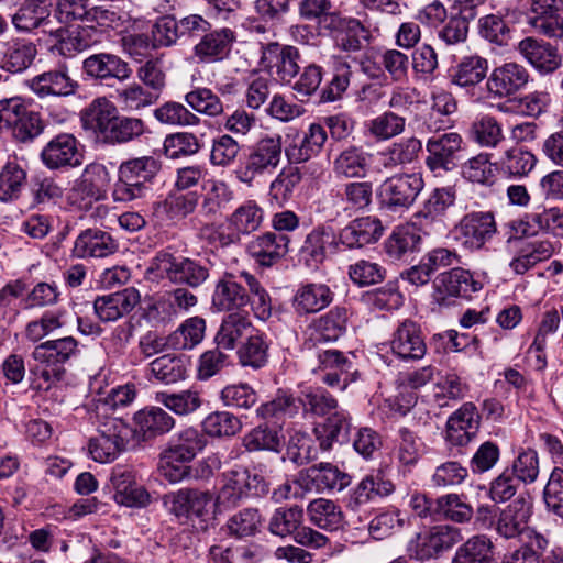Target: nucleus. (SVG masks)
Masks as SVG:
<instances>
[{
    "label": "nucleus",
    "mask_w": 563,
    "mask_h": 563,
    "mask_svg": "<svg viewBox=\"0 0 563 563\" xmlns=\"http://www.w3.org/2000/svg\"><path fill=\"white\" fill-rule=\"evenodd\" d=\"M299 406L305 412L324 417L314 423L313 434L323 451H329L335 443L342 444L349 440L351 430L350 413L339 408L338 400L322 387H309L302 391Z\"/></svg>",
    "instance_id": "1"
},
{
    "label": "nucleus",
    "mask_w": 563,
    "mask_h": 563,
    "mask_svg": "<svg viewBox=\"0 0 563 563\" xmlns=\"http://www.w3.org/2000/svg\"><path fill=\"white\" fill-rule=\"evenodd\" d=\"M78 353V342L73 336L49 340L38 344L32 356L36 362L32 368L38 388L48 389L65 375L64 364Z\"/></svg>",
    "instance_id": "2"
},
{
    "label": "nucleus",
    "mask_w": 563,
    "mask_h": 563,
    "mask_svg": "<svg viewBox=\"0 0 563 563\" xmlns=\"http://www.w3.org/2000/svg\"><path fill=\"white\" fill-rule=\"evenodd\" d=\"M161 169L153 156H142L121 163L111 191L114 202L128 203L146 196L150 183Z\"/></svg>",
    "instance_id": "3"
},
{
    "label": "nucleus",
    "mask_w": 563,
    "mask_h": 563,
    "mask_svg": "<svg viewBox=\"0 0 563 563\" xmlns=\"http://www.w3.org/2000/svg\"><path fill=\"white\" fill-rule=\"evenodd\" d=\"M146 276L151 280L168 279L173 284L197 288L208 279L209 269L192 258L159 251L151 260Z\"/></svg>",
    "instance_id": "4"
},
{
    "label": "nucleus",
    "mask_w": 563,
    "mask_h": 563,
    "mask_svg": "<svg viewBox=\"0 0 563 563\" xmlns=\"http://www.w3.org/2000/svg\"><path fill=\"white\" fill-rule=\"evenodd\" d=\"M283 140L279 134H266L251 147L244 163L235 170V177L246 186H253L256 178L273 174L280 164Z\"/></svg>",
    "instance_id": "5"
},
{
    "label": "nucleus",
    "mask_w": 563,
    "mask_h": 563,
    "mask_svg": "<svg viewBox=\"0 0 563 563\" xmlns=\"http://www.w3.org/2000/svg\"><path fill=\"white\" fill-rule=\"evenodd\" d=\"M267 492L268 486L263 476L245 467H235L223 473L216 504L219 507L232 508L244 498L261 496Z\"/></svg>",
    "instance_id": "6"
},
{
    "label": "nucleus",
    "mask_w": 563,
    "mask_h": 563,
    "mask_svg": "<svg viewBox=\"0 0 563 563\" xmlns=\"http://www.w3.org/2000/svg\"><path fill=\"white\" fill-rule=\"evenodd\" d=\"M9 131L19 142L40 135L43 124L36 112L29 111L21 97L0 100V131Z\"/></svg>",
    "instance_id": "7"
},
{
    "label": "nucleus",
    "mask_w": 563,
    "mask_h": 563,
    "mask_svg": "<svg viewBox=\"0 0 563 563\" xmlns=\"http://www.w3.org/2000/svg\"><path fill=\"white\" fill-rule=\"evenodd\" d=\"M130 435L131 429L122 419L109 418L89 439L88 453L98 463H110L125 450Z\"/></svg>",
    "instance_id": "8"
},
{
    "label": "nucleus",
    "mask_w": 563,
    "mask_h": 563,
    "mask_svg": "<svg viewBox=\"0 0 563 563\" xmlns=\"http://www.w3.org/2000/svg\"><path fill=\"white\" fill-rule=\"evenodd\" d=\"M422 176L417 173L387 178L378 189L382 207L393 212L407 210L423 189Z\"/></svg>",
    "instance_id": "9"
},
{
    "label": "nucleus",
    "mask_w": 563,
    "mask_h": 563,
    "mask_svg": "<svg viewBox=\"0 0 563 563\" xmlns=\"http://www.w3.org/2000/svg\"><path fill=\"white\" fill-rule=\"evenodd\" d=\"M109 180V172L104 165L98 163L87 165L67 194V202L79 210L90 208L95 201L106 197Z\"/></svg>",
    "instance_id": "10"
},
{
    "label": "nucleus",
    "mask_w": 563,
    "mask_h": 563,
    "mask_svg": "<svg viewBox=\"0 0 563 563\" xmlns=\"http://www.w3.org/2000/svg\"><path fill=\"white\" fill-rule=\"evenodd\" d=\"M334 49L353 54L363 48L368 40V30L356 18L331 14V21L327 25Z\"/></svg>",
    "instance_id": "11"
},
{
    "label": "nucleus",
    "mask_w": 563,
    "mask_h": 563,
    "mask_svg": "<svg viewBox=\"0 0 563 563\" xmlns=\"http://www.w3.org/2000/svg\"><path fill=\"white\" fill-rule=\"evenodd\" d=\"M320 373V379L329 387H339L345 390L355 380V373L352 372L353 361L339 350H319L316 353Z\"/></svg>",
    "instance_id": "12"
},
{
    "label": "nucleus",
    "mask_w": 563,
    "mask_h": 563,
    "mask_svg": "<svg viewBox=\"0 0 563 563\" xmlns=\"http://www.w3.org/2000/svg\"><path fill=\"white\" fill-rule=\"evenodd\" d=\"M350 484V476L331 463H320L300 471L296 485L305 490H342Z\"/></svg>",
    "instance_id": "13"
},
{
    "label": "nucleus",
    "mask_w": 563,
    "mask_h": 563,
    "mask_svg": "<svg viewBox=\"0 0 563 563\" xmlns=\"http://www.w3.org/2000/svg\"><path fill=\"white\" fill-rule=\"evenodd\" d=\"M26 86L38 98L69 97L79 88L78 81L70 77L66 64L34 76L26 81Z\"/></svg>",
    "instance_id": "14"
},
{
    "label": "nucleus",
    "mask_w": 563,
    "mask_h": 563,
    "mask_svg": "<svg viewBox=\"0 0 563 563\" xmlns=\"http://www.w3.org/2000/svg\"><path fill=\"white\" fill-rule=\"evenodd\" d=\"M113 493L117 504L126 507H144L150 503V494L135 481L133 471L123 465L112 468L107 486Z\"/></svg>",
    "instance_id": "15"
},
{
    "label": "nucleus",
    "mask_w": 563,
    "mask_h": 563,
    "mask_svg": "<svg viewBox=\"0 0 563 563\" xmlns=\"http://www.w3.org/2000/svg\"><path fill=\"white\" fill-rule=\"evenodd\" d=\"M520 55L539 74L550 75L556 71L563 63L559 48L543 40L526 37L517 46Z\"/></svg>",
    "instance_id": "16"
},
{
    "label": "nucleus",
    "mask_w": 563,
    "mask_h": 563,
    "mask_svg": "<svg viewBox=\"0 0 563 563\" xmlns=\"http://www.w3.org/2000/svg\"><path fill=\"white\" fill-rule=\"evenodd\" d=\"M41 158L47 168L60 169L81 165L82 153L73 134L60 133L44 146Z\"/></svg>",
    "instance_id": "17"
},
{
    "label": "nucleus",
    "mask_w": 563,
    "mask_h": 563,
    "mask_svg": "<svg viewBox=\"0 0 563 563\" xmlns=\"http://www.w3.org/2000/svg\"><path fill=\"white\" fill-rule=\"evenodd\" d=\"M346 323L347 310L343 307L332 308L309 325V338L305 341V347L312 350L318 343L336 341L345 333Z\"/></svg>",
    "instance_id": "18"
},
{
    "label": "nucleus",
    "mask_w": 563,
    "mask_h": 563,
    "mask_svg": "<svg viewBox=\"0 0 563 563\" xmlns=\"http://www.w3.org/2000/svg\"><path fill=\"white\" fill-rule=\"evenodd\" d=\"M531 512V501L519 496L499 514L496 521L497 533L506 539H511L526 532L530 539L533 538L536 533L528 530Z\"/></svg>",
    "instance_id": "19"
},
{
    "label": "nucleus",
    "mask_w": 563,
    "mask_h": 563,
    "mask_svg": "<svg viewBox=\"0 0 563 563\" xmlns=\"http://www.w3.org/2000/svg\"><path fill=\"white\" fill-rule=\"evenodd\" d=\"M384 233V227L377 217L365 216L349 222L338 234L340 244L346 249H361L376 243Z\"/></svg>",
    "instance_id": "20"
},
{
    "label": "nucleus",
    "mask_w": 563,
    "mask_h": 563,
    "mask_svg": "<svg viewBox=\"0 0 563 563\" xmlns=\"http://www.w3.org/2000/svg\"><path fill=\"white\" fill-rule=\"evenodd\" d=\"M243 284L240 274L224 273L216 284L211 298L212 307L218 311H242L241 309L250 301Z\"/></svg>",
    "instance_id": "21"
},
{
    "label": "nucleus",
    "mask_w": 563,
    "mask_h": 563,
    "mask_svg": "<svg viewBox=\"0 0 563 563\" xmlns=\"http://www.w3.org/2000/svg\"><path fill=\"white\" fill-rule=\"evenodd\" d=\"M427 150L429 156L426 163L435 177H443L457 166V133L451 132L429 140Z\"/></svg>",
    "instance_id": "22"
},
{
    "label": "nucleus",
    "mask_w": 563,
    "mask_h": 563,
    "mask_svg": "<svg viewBox=\"0 0 563 563\" xmlns=\"http://www.w3.org/2000/svg\"><path fill=\"white\" fill-rule=\"evenodd\" d=\"M496 231L495 218L490 212H472L460 221V241L471 251L481 249Z\"/></svg>",
    "instance_id": "23"
},
{
    "label": "nucleus",
    "mask_w": 563,
    "mask_h": 563,
    "mask_svg": "<svg viewBox=\"0 0 563 563\" xmlns=\"http://www.w3.org/2000/svg\"><path fill=\"white\" fill-rule=\"evenodd\" d=\"M82 71L91 79H118L119 81L126 80L132 74L126 62L118 55L110 53L92 54L85 58Z\"/></svg>",
    "instance_id": "24"
},
{
    "label": "nucleus",
    "mask_w": 563,
    "mask_h": 563,
    "mask_svg": "<svg viewBox=\"0 0 563 563\" xmlns=\"http://www.w3.org/2000/svg\"><path fill=\"white\" fill-rule=\"evenodd\" d=\"M338 244V235L331 227L318 225L307 234L299 254L308 266H316L327 258L329 252L335 251Z\"/></svg>",
    "instance_id": "25"
},
{
    "label": "nucleus",
    "mask_w": 563,
    "mask_h": 563,
    "mask_svg": "<svg viewBox=\"0 0 563 563\" xmlns=\"http://www.w3.org/2000/svg\"><path fill=\"white\" fill-rule=\"evenodd\" d=\"M389 345L391 352L402 360H420L427 351L420 328L410 320L398 325Z\"/></svg>",
    "instance_id": "26"
},
{
    "label": "nucleus",
    "mask_w": 563,
    "mask_h": 563,
    "mask_svg": "<svg viewBox=\"0 0 563 563\" xmlns=\"http://www.w3.org/2000/svg\"><path fill=\"white\" fill-rule=\"evenodd\" d=\"M140 292L133 287L98 297L93 302L96 314L101 321H115L130 313L140 302Z\"/></svg>",
    "instance_id": "27"
},
{
    "label": "nucleus",
    "mask_w": 563,
    "mask_h": 563,
    "mask_svg": "<svg viewBox=\"0 0 563 563\" xmlns=\"http://www.w3.org/2000/svg\"><path fill=\"white\" fill-rule=\"evenodd\" d=\"M394 489L391 482L367 475L350 489L345 498L346 508L353 512H358L378 497L390 495Z\"/></svg>",
    "instance_id": "28"
},
{
    "label": "nucleus",
    "mask_w": 563,
    "mask_h": 563,
    "mask_svg": "<svg viewBox=\"0 0 563 563\" xmlns=\"http://www.w3.org/2000/svg\"><path fill=\"white\" fill-rule=\"evenodd\" d=\"M528 81L529 73L522 65L506 63L492 71L487 88L495 96L507 97L522 89Z\"/></svg>",
    "instance_id": "29"
},
{
    "label": "nucleus",
    "mask_w": 563,
    "mask_h": 563,
    "mask_svg": "<svg viewBox=\"0 0 563 563\" xmlns=\"http://www.w3.org/2000/svg\"><path fill=\"white\" fill-rule=\"evenodd\" d=\"M288 243L287 235L266 232L249 243L247 252L258 265L269 267L287 254Z\"/></svg>",
    "instance_id": "30"
},
{
    "label": "nucleus",
    "mask_w": 563,
    "mask_h": 563,
    "mask_svg": "<svg viewBox=\"0 0 563 563\" xmlns=\"http://www.w3.org/2000/svg\"><path fill=\"white\" fill-rule=\"evenodd\" d=\"M118 250L117 241L106 231L87 229L75 240L73 254L79 258L107 257Z\"/></svg>",
    "instance_id": "31"
},
{
    "label": "nucleus",
    "mask_w": 563,
    "mask_h": 563,
    "mask_svg": "<svg viewBox=\"0 0 563 563\" xmlns=\"http://www.w3.org/2000/svg\"><path fill=\"white\" fill-rule=\"evenodd\" d=\"M334 292L322 283L302 284L292 298V307L298 314L317 313L331 305Z\"/></svg>",
    "instance_id": "32"
},
{
    "label": "nucleus",
    "mask_w": 563,
    "mask_h": 563,
    "mask_svg": "<svg viewBox=\"0 0 563 563\" xmlns=\"http://www.w3.org/2000/svg\"><path fill=\"white\" fill-rule=\"evenodd\" d=\"M235 41L232 30L223 27L205 34L194 47L195 56L202 63H212L223 59Z\"/></svg>",
    "instance_id": "33"
},
{
    "label": "nucleus",
    "mask_w": 563,
    "mask_h": 563,
    "mask_svg": "<svg viewBox=\"0 0 563 563\" xmlns=\"http://www.w3.org/2000/svg\"><path fill=\"white\" fill-rule=\"evenodd\" d=\"M117 114L115 104L106 97H99L81 112V123L86 130L92 131L104 140Z\"/></svg>",
    "instance_id": "34"
},
{
    "label": "nucleus",
    "mask_w": 563,
    "mask_h": 563,
    "mask_svg": "<svg viewBox=\"0 0 563 563\" xmlns=\"http://www.w3.org/2000/svg\"><path fill=\"white\" fill-rule=\"evenodd\" d=\"M52 0H23L12 15V24L18 31L31 32L51 22Z\"/></svg>",
    "instance_id": "35"
},
{
    "label": "nucleus",
    "mask_w": 563,
    "mask_h": 563,
    "mask_svg": "<svg viewBox=\"0 0 563 563\" xmlns=\"http://www.w3.org/2000/svg\"><path fill=\"white\" fill-rule=\"evenodd\" d=\"M135 431L144 440L168 433L175 427V419L163 408L152 406L139 410L134 415Z\"/></svg>",
    "instance_id": "36"
},
{
    "label": "nucleus",
    "mask_w": 563,
    "mask_h": 563,
    "mask_svg": "<svg viewBox=\"0 0 563 563\" xmlns=\"http://www.w3.org/2000/svg\"><path fill=\"white\" fill-rule=\"evenodd\" d=\"M328 139L325 129L319 123H311L300 141L286 148L290 162L303 163L317 156Z\"/></svg>",
    "instance_id": "37"
},
{
    "label": "nucleus",
    "mask_w": 563,
    "mask_h": 563,
    "mask_svg": "<svg viewBox=\"0 0 563 563\" xmlns=\"http://www.w3.org/2000/svg\"><path fill=\"white\" fill-rule=\"evenodd\" d=\"M254 332L246 312L234 311L224 317L214 336L218 347L233 350L236 342Z\"/></svg>",
    "instance_id": "38"
},
{
    "label": "nucleus",
    "mask_w": 563,
    "mask_h": 563,
    "mask_svg": "<svg viewBox=\"0 0 563 563\" xmlns=\"http://www.w3.org/2000/svg\"><path fill=\"white\" fill-rule=\"evenodd\" d=\"M420 245L421 235L413 223L396 228L385 242L386 252L394 260H407L420 251Z\"/></svg>",
    "instance_id": "39"
},
{
    "label": "nucleus",
    "mask_w": 563,
    "mask_h": 563,
    "mask_svg": "<svg viewBox=\"0 0 563 563\" xmlns=\"http://www.w3.org/2000/svg\"><path fill=\"white\" fill-rule=\"evenodd\" d=\"M272 56L276 58L274 66L277 77L284 82H290L300 69L298 48L290 45L280 46L278 43H269L263 49V58L268 59Z\"/></svg>",
    "instance_id": "40"
},
{
    "label": "nucleus",
    "mask_w": 563,
    "mask_h": 563,
    "mask_svg": "<svg viewBox=\"0 0 563 563\" xmlns=\"http://www.w3.org/2000/svg\"><path fill=\"white\" fill-rule=\"evenodd\" d=\"M369 157L361 146L350 145L333 161V172L338 177L363 178L367 173Z\"/></svg>",
    "instance_id": "41"
},
{
    "label": "nucleus",
    "mask_w": 563,
    "mask_h": 563,
    "mask_svg": "<svg viewBox=\"0 0 563 563\" xmlns=\"http://www.w3.org/2000/svg\"><path fill=\"white\" fill-rule=\"evenodd\" d=\"M307 514L310 522L321 529L334 531L343 525V512L331 499H313L307 507Z\"/></svg>",
    "instance_id": "42"
},
{
    "label": "nucleus",
    "mask_w": 563,
    "mask_h": 563,
    "mask_svg": "<svg viewBox=\"0 0 563 563\" xmlns=\"http://www.w3.org/2000/svg\"><path fill=\"white\" fill-rule=\"evenodd\" d=\"M205 446V435L196 428L188 427L172 437L166 451L173 456L190 462Z\"/></svg>",
    "instance_id": "43"
},
{
    "label": "nucleus",
    "mask_w": 563,
    "mask_h": 563,
    "mask_svg": "<svg viewBox=\"0 0 563 563\" xmlns=\"http://www.w3.org/2000/svg\"><path fill=\"white\" fill-rule=\"evenodd\" d=\"M155 400L177 416H188L202 405L201 393L197 389H184L178 393L158 391Z\"/></svg>",
    "instance_id": "44"
},
{
    "label": "nucleus",
    "mask_w": 563,
    "mask_h": 563,
    "mask_svg": "<svg viewBox=\"0 0 563 563\" xmlns=\"http://www.w3.org/2000/svg\"><path fill=\"white\" fill-rule=\"evenodd\" d=\"M554 252V247L549 241L522 242L518 254L510 262V267L517 274H525L537 263L548 260Z\"/></svg>",
    "instance_id": "45"
},
{
    "label": "nucleus",
    "mask_w": 563,
    "mask_h": 563,
    "mask_svg": "<svg viewBox=\"0 0 563 563\" xmlns=\"http://www.w3.org/2000/svg\"><path fill=\"white\" fill-rule=\"evenodd\" d=\"M37 55L36 45L29 40H12L4 53L2 68L11 73H22L27 69Z\"/></svg>",
    "instance_id": "46"
},
{
    "label": "nucleus",
    "mask_w": 563,
    "mask_h": 563,
    "mask_svg": "<svg viewBox=\"0 0 563 563\" xmlns=\"http://www.w3.org/2000/svg\"><path fill=\"white\" fill-rule=\"evenodd\" d=\"M26 181L25 164L18 159L8 161L0 170V200L19 198Z\"/></svg>",
    "instance_id": "47"
},
{
    "label": "nucleus",
    "mask_w": 563,
    "mask_h": 563,
    "mask_svg": "<svg viewBox=\"0 0 563 563\" xmlns=\"http://www.w3.org/2000/svg\"><path fill=\"white\" fill-rule=\"evenodd\" d=\"M302 176L297 167L283 168L269 185V202L273 206L283 207L294 196L301 183Z\"/></svg>",
    "instance_id": "48"
},
{
    "label": "nucleus",
    "mask_w": 563,
    "mask_h": 563,
    "mask_svg": "<svg viewBox=\"0 0 563 563\" xmlns=\"http://www.w3.org/2000/svg\"><path fill=\"white\" fill-rule=\"evenodd\" d=\"M233 196L232 189L225 181L219 179L208 180L200 206L201 214L211 218L221 213L233 200Z\"/></svg>",
    "instance_id": "49"
},
{
    "label": "nucleus",
    "mask_w": 563,
    "mask_h": 563,
    "mask_svg": "<svg viewBox=\"0 0 563 563\" xmlns=\"http://www.w3.org/2000/svg\"><path fill=\"white\" fill-rule=\"evenodd\" d=\"M205 332V319L188 318L168 336V345L175 350H191L203 340Z\"/></svg>",
    "instance_id": "50"
},
{
    "label": "nucleus",
    "mask_w": 563,
    "mask_h": 563,
    "mask_svg": "<svg viewBox=\"0 0 563 563\" xmlns=\"http://www.w3.org/2000/svg\"><path fill=\"white\" fill-rule=\"evenodd\" d=\"M114 98L119 107L126 112L140 111L158 100L155 91H148L137 82L117 89Z\"/></svg>",
    "instance_id": "51"
},
{
    "label": "nucleus",
    "mask_w": 563,
    "mask_h": 563,
    "mask_svg": "<svg viewBox=\"0 0 563 563\" xmlns=\"http://www.w3.org/2000/svg\"><path fill=\"white\" fill-rule=\"evenodd\" d=\"M299 411V400L286 390H278L276 396L256 409V416L263 420L291 418Z\"/></svg>",
    "instance_id": "52"
},
{
    "label": "nucleus",
    "mask_w": 563,
    "mask_h": 563,
    "mask_svg": "<svg viewBox=\"0 0 563 563\" xmlns=\"http://www.w3.org/2000/svg\"><path fill=\"white\" fill-rule=\"evenodd\" d=\"M303 521V509L299 506L279 507L275 509L268 522L272 534L285 538L300 529Z\"/></svg>",
    "instance_id": "53"
},
{
    "label": "nucleus",
    "mask_w": 563,
    "mask_h": 563,
    "mask_svg": "<svg viewBox=\"0 0 563 563\" xmlns=\"http://www.w3.org/2000/svg\"><path fill=\"white\" fill-rule=\"evenodd\" d=\"M264 218V211L254 200H246L239 206L230 216V223L234 228V232L241 234H250L256 231Z\"/></svg>",
    "instance_id": "54"
},
{
    "label": "nucleus",
    "mask_w": 563,
    "mask_h": 563,
    "mask_svg": "<svg viewBox=\"0 0 563 563\" xmlns=\"http://www.w3.org/2000/svg\"><path fill=\"white\" fill-rule=\"evenodd\" d=\"M240 279L247 288L249 305H251L254 316L260 320H267L272 314V299L266 289L254 275L245 271L240 272Z\"/></svg>",
    "instance_id": "55"
},
{
    "label": "nucleus",
    "mask_w": 563,
    "mask_h": 563,
    "mask_svg": "<svg viewBox=\"0 0 563 563\" xmlns=\"http://www.w3.org/2000/svg\"><path fill=\"white\" fill-rule=\"evenodd\" d=\"M202 429L213 438L233 437L242 430V422L232 412L214 411L203 419Z\"/></svg>",
    "instance_id": "56"
},
{
    "label": "nucleus",
    "mask_w": 563,
    "mask_h": 563,
    "mask_svg": "<svg viewBox=\"0 0 563 563\" xmlns=\"http://www.w3.org/2000/svg\"><path fill=\"white\" fill-rule=\"evenodd\" d=\"M406 119L395 112L386 111L366 123L368 133L378 141H387L401 134Z\"/></svg>",
    "instance_id": "57"
},
{
    "label": "nucleus",
    "mask_w": 563,
    "mask_h": 563,
    "mask_svg": "<svg viewBox=\"0 0 563 563\" xmlns=\"http://www.w3.org/2000/svg\"><path fill=\"white\" fill-rule=\"evenodd\" d=\"M243 445L250 452H279L282 449V438L276 429L269 428L266 424H260L244 435Z\"/></svg>",
    "instance_id": "58"
},
{
    "label": "nucleus",
    "mask_w": 563,
    "mask_h": 563,
    "mask_svg": "<svg viewBox=\"0 0 563 563\" xmlns=\"http://www.w3.org/2000/svg\"><path fill=\"white\" fill-rule=\"evenodd\" d=\"M197 206L198 195L196 192H169L158 205V210L164 212L169 220H181L191 214Z\"/></svg>",
    "instance_id": "59"
},
{
    "label": "nucleus",
    "mask_w": 563,
    "mask_h": 563,
    "mask_svg": "<svg viewBox=\"0 0 563 563\" xmlns=\"http://www.w3.org/2000/svg\"><path fill=\"white\" fill-rule=\"evenodd\" d=\"M268 344L263 333L254 331L239 349L238 355L243 366L260 368L267 362Z\"/></svg>",
    "instance_id": "60"
},
{
    "label": "nucleus",
    "mask_w": 563,
    "mask_h": 563,
    "mask_svg": "<svg viewBox=\"0 0 563 563\" xmlns=\"http://www.w3.org/2000/svg\"><path fill=\"white\" fill-rule=\"evenodd\" d=\"M153 377L164 384H174L187 376V369L181 358L170 355H163L150 364Z\"/></svg>",
    "instance_id": "61"
},
{
    "label": "nucleus",
    "mask_w": 563,
    "mask_h": 563,
    "mask_svg": "<svg viewBox=\"0 0 563 563\" xmlns=\"http://www.w3.org/2000/svg\"><path fill=\"white\" fill-rule=\"evenodd\" d=\"M421 151V142L415 137L393 143L385 148L380 156L385 167H395L401 164L411 163Z\"/></svg>",
    "instance_id": "62"
},
{
    "label": "nucleus",
    "mask_w": 563,
    "mask_h": 563,
    "mask_svg": "<svg viewBox=\"0 0 563 563\" xmlns=\"http://www.w3.org/2000/svg\"><path fill=\"white\" fill-rule=\"evenodd\" d=\"M143 132L144 122L141 119L119 117L117 114L103 141L110 144L126 143L142 135Z\"/></svg>",
    "instance_id": "63"
},
{
    "label": "nucleus",
    "mask_w": 563,
    "mask_h": 563,
    "mask_svg": "<svg viewBox=\"0 0 563 563\" xmlns=\"http://www.w3.org/2000/svg\"><path fill=\"white\" fill-rule=\"evenodd\" d=\"M470 137L482 146L495 147L503 140L501 128L488 115L476 119L470 128Z\"/></svg>",
    "instance_id": "64"
}]
</instances>
